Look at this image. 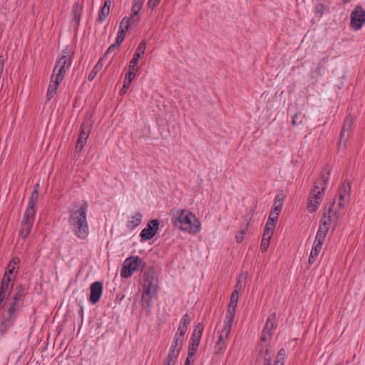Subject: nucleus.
I'll list each match as a JSON object with an SVG mask.
<instances>
[{
  "mask_svg": "<svg viewBox=\"0 0 365 365\" xmlns=\"http://www.w3.org/2000/svg\"><path fill=\"white\" fill-rule=\"evenodd\" d=\"M36 215L35 209L27 207L23 217L22 222L33 224Z\"/></svg>",
  "mask_w": 365,
  "mask_h": 365,
  "instance_id": "2f4dec72",
  "label": "nucleus"
},
{
  "mask_svg": "<svg viewBox=\"0 0 365 365\" xmlns=\"http://www.w3.org/2000/svg\"><path fill=\"white\" fill-rule=\"evenodd\" d=\"M302 115V113L301 111H298L297 112L292 118V121H291V124L293 125V126H296L299 124H302V118H301V120L299 121H298V118L300 117Z\"/></svg>",
  "mask_w": 365,
  "mask_h": 365,
  "instance_id": "de8ad7c7",
  "label": "nucleus"
},
{
  "mask_svg": "<svg viewBox=\"0 0 365 365\" xmlns=\"http://www.w3.org/2000/svg\"><path fill=\"white\" fill-rule=\"evenodd\" d=\"M1 317L2 320L0 323V334L4 336L6 331L14 325L17 316L9 315L6 313L3 314Z\"/></svg>",
  "mask_w": 365,
  "mask_h": 365,
  "instance_id": "ddd939ff",
  "label": "nucleus"
},
{
  "mask_svg": "<svg viewBox=\"0 0 365 365\" xmlns=\"http://www.w3.org/2000/svg\"><path fill=\"white\" fill-rule=\"evenodd\" d=\"M147 268L145 262L139 256L132 255L127 257L124 261L120 269V276L123 278H129L138 269H140L142 273H143Z\"/></svg>",
  "mask_w": 365,
  "mask_h": 365,
  "instance_id": "20e7f679",
  "label": "nucleus"
},
{
  "mask_svg": "<svg viewBox=\"0 0 365 365\" xmlns=\"http://www.w3.org/2000/svg\"><path fill=\"white\" fill-rule=\"evenodd\" d=\"M190 317L187 313H186L182 317L177 333L180 334V335L182 334L185 336L187 330V326L190 324Z\"/></svg>",
  "mask_w": 365,
  "mask_h": 365,
  "instance_id": "4be33fe9",
  "label": "nucleus"
},
{
  "mask_svg": "<svg viewBox=\"0 0 365 365\" xmlns=\"http://www.w3.org/2000/svg\"><path fill=\"white\" fill-rule=\"evenodd\" d=\"M282 207L274 205H273V208L271 210V212H270L269 215L271 216V217H274L275 218V220H278V217L279 215V213L282 211Z\"/></svg>",
  "mask_w": 365,
  "mask_h": 365,
  "instance_id": "c03bdc74",
  "label": "nucleus"
},
{
  "mask_svg": "<svg viewBox=\"0 0 365 365\" xmlns=\"http://www.w3.org/2000/svg\"><path fill=\"white\" fill-rule=\"evenodd\" d=\"M81 10H82V8L78 4L76 3L73 4V6L72 7L71 14L73 16L72 19L75 22V26H78L79 24L80 19H81Z\"/></svg>",
  "mask_w": 365,
  "mask_h": 365,
  "instance_id": "bb28decb",
  "label": "nucleus"
},
{
  "mask_svg": "<svg viewBox=\"0 0 365 365\" xmlns=\"http://www.w3.org/2000/svg\"><path fill=\"white\" fill-rule=\"evenodd\" d=\"M204 330V326L202 323H197L193 330L191 336V344L199 346L202 334Z\"/></svg>",
  "mask_w": 365,
  "mask_h": 365,
  "instance_id": "f3484780",
  "label": "nucleus"
},
{
  "mask_svg": "<svg viewBox=\"0 0 365 365\" xmlns=\"http://www.w3.org/2000/svg\"><path fill=\"white\" fill-rule=\"evenodd\" d=\"M91 132V124L88 122H83L81 124V132L79 135L77 143L76 145V150L80 152L82 150L83 146L86 143L87 139Z\"/></svg>",
  "mask_w": 365,
  "mask_h": 365,
  "instance_id": "9d476101",
  "label": "nucleus"
},
{
  "mask_svg": "<svg viewBox=\"0 0 365 365\" xmlns=\"http://www.w3.org/2000/svg\"><path fill=\"white\" fill-rule=\"evenodd\" d=\"M170 350H173L175 353L176 354H180V351L181 349H180L179 348H178L177 346H174L173 344L171 346V347L170 348Z\"/></svg>",
  "mask_w": 365,
  "mask_h": 365,
  "instance_id": "69168bd1",
  "label": "nucleus"
},
{
  "mask_svg": "<svg viewBox=\"0 0 365 365\" xmlns=\"http://www.w3.org/2000/svg\"><path fill=\"white\" fill-rule=\"evenodd\" d=\"M239 299V292L238 290L235 289L230 297V302L227 306V309H230L232 311L235 310L237 306Z\"/></svg>",
  "mask_w": 365,
  "mask_h": 365,
  "instance_id": "473e14b6",
  "label": "nucleus"
},
{
  "mask_svg": "<svg viewBox=\"0 0 365 365\" xmlns=\"http://www.w3.org/2000/svg\"><path fill=\"white\" fill-rule=\"evenodd\" d=\"M230 333V331L226 329V328H223L221 330L218 341H217L215 347V354H220L224 353V351L227 349V344Z\"/></svg>",
  "mask_w": 365,
  "mask_h": 365,
  "instance_id": "9b49d317",
  "label": "nucleus"
},
{
  "mask_svg": "<svg viewBox=\"0 0 365 365\" xmlns=\"http://www.w3.org/2000/svg\"><path fill=\"white\" fill-rule=\"evenodd\" d=\"M135 77V73L133 72H127L125 76L124 81H123V87L129 88L132 81Z\"/></svg>",
  "mask_w": 365,
  "mask_h": 365,
  "instance_id": "58836bf2",
  "label": "nucleus"
},
{
  "mask_svg": "<svg viewBox=\"0 0 365 365\" xmlns=\"http://www.w3.org/2000/svg\"><path fill=\"white\" fill-rule=\"evenodd\" d=\"M246 233V230H242L240 233L236 235V242L240 243L244 240V235Z\"/></svg>",
  "mask_w": 365,
  "mask_h": 365,
  "instance_id": "6e6d98bb",
  "label": "nucleus"
},
{
  "mask_svg": "<svg viewBox=\"0 0 365 365\" xmlns=\"http://www.w3.org/2000/svg\"><path fill=\"white\" fill-rule=\"evenodd\" d=\"M277 221V220H275V218L274 217H271L269 215L267 221L265 225L264 230V231H266V235L269 234V233L274 234V230L276 227Z\"/></svg>",
  "mask_w": 365,
  "mask_h": 365,
  "instance_id": "72a5a7b5",
  "label": "nucleus"
},
{
  "mask_svg": "<svg viewBox=\"0 0 365 365\" xmlns=\"http://www.w3.org/2000/svg\"><path fill=\"white\" fill-rule=\"evenodd\" d=\"M75 235L81 238L86 239L88 235V225L86 220V210L83 207L77 210L70 211L68 220Z\"/></svg>",
  "mask_w": 365,
  "mask_h": 365,
  "instance_id": "f03ea898",
  "label": "nucleus"
},
{
  "mask_svg": "<svg viewBox=\"0 0 365 365\" xmlns=\"http://www.w3.org/2000/svg\"><path fill=\"white\" fill-rule=\"evenodd\" d=\"M364 23L365 10L361 6H357L351 14V26L359 30Z\"/></svg>",
  "mask_w": 365,
  "mask_h": 365,
  "instance_id": "0eeeda50",
  "label": "nucleus"
},
{
  "mask_svg": "<svg viewBox=\"0 0 365 365\" xmlns=\"http://www.w3.org/2000/svg\"><path fill=\"white\" fill-rule=\"evenodd\" d=\"M142 215L140 212H138L132 217V220L128 221L127 227L130 230H133L140 225Z\"/></svg>",
  "mask_w": 365,
  "mask_h": 365,
  "instance_id": "7c9ffc66",
  "label": "nucleus"
},
{
  "mask_svg": "<svg viewBox=\"0 0 365 365\" xmlns=\"http://www.w3.org/2000/svg\"><path fill=\"white\" fill-rule=\"evenodd\" d=\"M130 19V24H138L140 21V18L139 16H133V14H130V16L128 17Z\"/></svg>",
  "mask_w": 365,
  "mask_h": 365,
  "instance_id": "5fc2aeb1",
  "label": "nucleus"
},
{
  "mask_svg": "<svg viewBox=\"0 0 365 365\" xmlns=\"http://www.w3.org/2000/svg\"><path fill=\"white\" fill-rule=\"evenodd\" d=\"M13 262H14V264H16L14 259L12 261H11L7 266V269H6L4 276L7 275V277H11V275L14 273V271L15 269V267L13 264Z\"/></svg>",
  "mask_w": 365,
  "mask_h": 365,
  "instance_id": "49530a36",
  "label": "nucleus"
},
{
  "mask_svg": "<svg viewBox=\"0 0 365 365\" xmlns=\"http://www.w3.org/2000/svg\"><path fill=\"white\" fill-rule=\"evenodd\" d=\"M235 315V310H231L230 309H227L225 320L224 322L223 328H226V329L231 331L232 322Z\"/></svg>",
  "mask_w": 365,
  "mask_h": 365,
  "instance_id": "a878e982",
  "label": "nucleus"
},
{
  "mask_svg": "<svg viewBox=\"0 0 365 365\" xmlns=\"http://www.w3.org/2000/svg\"><path fill=\"white\" fill-rule=\"evenodd\" d=\"M103 294V282L96 281L93 282V304L98 303Z\"/></svg>",
  "mask_w": 365,
  "mask_h": 365,
  "instance_id": "6ab92c4d",
  "label": "nucleus"
},
{
  "mask_svg": "<svg viewBox=\"0 0 365 365\" xmlns=\"http://www.w3.org/2000/svg\"><path fill=\"white\" fill-rule=\"evenodd\" d=\"M353 124V118L351 115H348L344 118L341 130L339 133V142L341 143L342 140L346 142L350 135V130Z\"/></svg>",
  "mask_w": 365,
  "mask_h": 365,
  "instance_id": "4468645a",
  "label": "nucleus"
},
{
  "mask_svg": "<svg viewBox=\"0 0 365 365\" xmlns=\"http://www.w3.org/2000/svg\"><path fill=\"white\" fill-rule=\"evenodd\" d=\"M141 9L142 8H140V6H135L132 5L131 14H133V16H138V13Z\"/></svg>",
  "mask_w": 365,
  "mask_h": 365,
  "instance_id": "bf43d9fd",
  "label": "nucleus"
},
{
  "mask_svg": "<svg viewBox=\"0 0 365 365\" xmlns=\"http://www.w3.org/2000/svg\"><path fill=\"white\" fill-rule=\"evenodd\" d=\"M11 281L10 277H7V275L3 277L0 285V293L8 295L10 294L11 289L13 287V283L11 284Z\"/></svg>",
  "mask_w": 365,
  "mask_h": 365,
  "instance_id": "412c9836",
  "label": "nucleus"
},
{
  "mask_svg": "<svg viewBox=\"0 0 365 365\" xmlns=\"http://www.w3.org/2000/svg\"><path fill=\"white\" fill-rule=\"evenodd\" d=\"M317 256H315L314 255H312L310 253V255L309 257V263L312 264L315 262L316 258Z\"/></svg>",
  "mask_w": 365,
  "mask_h": 365,
  "instance_id": "e2e57ef3",
  "label": "nucleus"
},
{
  "mask_svg": "<svg viewBox=\"0 0 365 365\" xmlns=\"http://www.w3.org/2000/svg\"><path fill=\"white\" fill-rule=\"evenodd\" d=\"M130 25V19L128 18V16H124L120 23L119 29L128 30Z\"/></svg>",
  "mask_w": 365,
  "mask_h": 365,
  "instance_id": "79ce46f5",
  "label": "nucleus"
},
{
  "mask_svg": "<svg viewBox=\"0 0 365 365\" xmlns=\"http://www.w3.org/2000/svg\"><path fill=\"white\" fill-rule=\"evenodd\" d=\"M183 340L184 335H180V334L176 333L173 339V345L181 349L182 346Z\"/></svg>",
  "mask_w": 365,
  "mask_h": 365,
  "instance_id": "ea45409f",
  "label": "nucleus"
},
{
  "mask_svg": "<svg viewBox=\"0 0 365 365\" xmlns=\"http://www.w3.org/2000/svg\"><path fill=\"white\" fill-rule=\"evenodd\" d=\"M144 282L142 284L143 292L158 293L159 289L158 278L155 275L153 267H148L143 273Z\"/></svg>",
  "mask_w": 365,
  "mask_h": 365,
  "instance_id": "39448f33",
  "label": "nucleus"
},
{
  "mask_svg": "<svg viewBox=\"0 0 365 365\" xmlns=\"http://www.w3.org/2000/svg\"><path fill=\"white\" fill-rule=\"evenodd\" d=\"M138 70V61H136L135 60H132L130 61L129 66H128V72H133L135 73V72Z\"/></svg>",
  "mask_w": 365,
  "mask_h": 365,
  "instance_id": "09e8293b",
  "label": "nucleus"
},
{
  "mask_svg": "<svg viewBox=\"0 0 365 365\" xmlns=\"http://www.w3.org/2000/svg\"><path fill=\"white\" fill-rule=\"evenodd\" d=\"M351 182L348 180H345L341 185L340 188L339 195V204L338 205L341 207H344V205L342 204L341 201L344 200V198L346 195L349 196L351 193Z\"/></svg>",
  "mask_w": 365,
  "mask_h": 365,
  "instance_id": "a211bd4d",
  "label": "nucleus"
},
{
  "mask_svg": "<svg viewBox=\"0 0 365 365\" xmlns=\"http://www.w3.org/2000/svg\"><path fill=\"white\" fill-rule=\"evenodd\" d=\"M26 295L25 289L24 285L20 284L16 287V293L12 297V300L15 302L24 301V296Z\"/></svg>",
  "mask_w": 365,
  "mask_h": 365,
  "instance_id": "cd10ccee",
  "label": "nucleus"
},
{
  "mask_svg": "<svg viewBox=\"0 0 365 365\" xmlns=\"http://www.w3.org/2000/svg\"><path fill=\"white\" fill-rule=\"evenodd\" d=\"M127 31H128V30L120 29H118V35H117L116 40H115V42H117V45H120L121 43L123 41Z\"/></svg>",
  "mask_w": 365,
  "mask_h": 365,
  "instance_id": "a19ab883",
  "label": "nucleus"
},
{
  "mask_svg": "<svg viewBox=\"0 0 365 365\" xmlns=\"http://www.w3.org/2000/svg\"><path fill=\"white\" fill-rule=\"evenodd\" d=\"M198 346H197L195 344H190L189 347H188V354H187V356H189V358H192L195 356V354L197 352Z\"/></svg>",
  "mask_w": 365,
  "mask_h": 365,
  "instance_id": "8fccbe9b",
  "label": "nucleus"
},
{
  "mask_svg": "<svg viewBox=\"0 0 365 365\" xmlns=\"http://www.w3.org/2000/svg\"><path fill=\"white\" fill-rule=\"evenodd\" d=\"M237 289H242V285H241L240 279H237V283L235 284V289L237 290Z\"/></svg>",
  "mask_w": 365,
  "mask_h": 365,
  "instance_id": "774afa93",
  "label": "nucleus"
},
{
  "mask_svg": "<svg viewBox=\"0 0 365 365\" xmlns=\"http://www.w3.org/2000/svg\"><path fill=\"white\" fill-rule=\"evenodd\" d=\"M33 224L26 223L25 222H21V228L19 230V236L22 239H26L29 235L30 234L32 229Z\"/></svg>",
  "mask_w": 365,
  "mask_h": 365,
  "instance_id": "c85d7f7f",
  "label": "nucleus"
},
{
  "mask_svg": "<svg viewBox=\"0 0 365 365\" xmlns=\"http://www.w3.org/2000/svg\"><path fill=\"white\" fill-rule=\"evenodd\" d=\"M8 294L0 293V312L4 308V301L7 298Z\"/></svg>",
  "mask_w": 365,
  "mask_h": 365,
  "instance_id": "13d9d810",
  "label": "nucleus"
},
{
  "mask_svg": "<svg viewBox=\"0 0 365 365\" xmlns=\"http://www.w3.org/2000/svg\"><path fill=\"white\" fill-rule=\"evenodd\" d=\"M329 4H324L322 3H317L314 8V14L317 18H322L324 13H329Z\"/></svg>",
  "mask_w": 365,
  "mask_h": 365,
  "instance_id": "b1692460",
  "label": "nucleus"
},
{
  "mask_svg": "<svg viewBox=\"0 0 365 365\" xmlns=\"http://www.w3.org/2000/svg\"><path fill=\"white\" fill-rule=\"evenodd\" d=\"M324 194L322 191L314 192L311 190L307 200V209L310 213L315 212L320 205Z\"/></svg>",
  "mask_w": 365,
  "mask_h": 365,
  "instance_id": "6e6552de",
  "label": "nucleus"
},
{
  "mask_svg": "<svg viewBox=\"0 0 365 365\" xmlns=\"http://www.w3.org/2000/svg\"><path fill=\"white\" fill-rule=\"evenodd\" d=\"M343 215V213L340 212H338V211H335L334 213H333V215H334V217L336 219V220H339L341 216Z\"/></svg>",
  "mask_w": 365,
  "mask_h": 365,
  "instance_id": "0e129e2a",
  "label": "nucleus"
},
{
  "mask_svg": "<svg viewBox=\"0 0 365 365\" xmlns=\"http://www.w3.org/2000/svg\"><path fill=\"white\" fill-rule=\"evenodd\" d=\"M324 66L322 62H319L317 65V67L316 68L314 72L318 76H322L324 72Z\"/></svg>",
  "mask_w": 365,
  "mask_h": 365,
  "instance_id": "864d4df0",
  "label": "nucleus"
},
{
  "mask_svg": "<svg viewBox=\"0 0 365 365\" xmlns=\"http://www.w3.org/2000/svg\"><path fill=\"white\" fill-rule=\"evenodd\" d=\"M143 1L141 0H133L132 5L135 6H140V8L143 7Z\"/></svg>",
  "mask_w": 365,
  "mask_h": 365,
  "instance_id": "052dcab7",
  "label": "nucleus"
},
{
  "mask_svg": "<svg viewBox=\"0 0 365 365\" xmlns=\"http://www.w3.org/2000/svg\"><path fill=\"white\" fill-rule=\"evenodd\" d=\"M119 46H120V45H117V42H115L114 44H112L108 48V50L106 51V54H108V53H110V52H113V51H115L118 50Z\"/></svg>",
  "mask_w": 365,
  "mask_h": 365,
  "instance_id": "4d7b16f0",
  "label": "nucleus"
},
{
  "mask_svg": "<svg viewBox=\"0 0 365 365\" xmlns=\"http://www.w3.org/2000/svg\"><path fill=\"white\" fill-rule=\"evenodd\" d=\"M287 350L284 348H282L279 350L276 359L274 362V365H280L282 363L284 364V360L287 355Z\"/></svg>",
  "mask_w": 365,
  "mask_h": 365,
  "instance_id": "c9c22d12",
  "label": "nucleus"
},
{
  "mask_svg": "<svg viewBox=\"0 0 365 365\" xmlns=\"http://www.w3.org/2000/svg\"><path fill=\"white\" fill-rule=\"evenodd\" d=\"M323 242L314 240V245L312 249L311 250V254L314 255L315 256H318L323 245Z\"/></svg>",
  "mask_w": 365,
  "mask_h": 365,
  "instance_id": "4c0bfd02",
  "label": "nucleus"
},
{
  "mask_svg": "<svg viewBox=\"0 0 365 365\" xmlns=\"http://www.w3.org/2000/svg\"><path fill=\"white\" fill-rule=\"evenodd\" d=\"M111 1L110 0H104V4L101 7L99 14H98V18L97 19V21L102 23L106 20L107 16H108L110 13V7Z\"/></svg>",
  "mask_w": 365,
  "mask_h": 365,
  "instance_id": "aec40b11",
  "label": "nucleus"
},
{
  "mask_svg": "<svg viewBox=\"0 0 365 365\" xmlns=\"http://www.w3.org/2000/svg\"><path fill=\"white\" fill-rule=\"evenodd\" d=\"M20 309V307L17 302L12 301V302L10 304L9 307L6 312V314L9 315H15L17 316V312Z\"/></svg>",
  "mask_w": 365,
  "mask_h": 365,
  "instance_id": "e433bc0d",
  "label": "nucleus"
},
{
  "mask_svg": "<svg viewBox=\"0 0 365 365\" xmlns=\"http://www.w3.org/2000/svg\"><path fill=\"white\" fill-rule=\"evenodd\" d=\"M178 355V354L175 353L173 350H169L168 354L165 361L175 364Z\"/></svg>",
  "mask_w": 365,
  "mask_h": 365,
  "instance_id": "37998d69",
  "label": "nucleus"
},
{
  "mask_svg": "<svg viewBox=\"0 0 365 365\" xmlns=\"http://www.w3.org/2000/svg\"><path fill=\"white\" fill-rule=\"evenodd\" d=\"M273 233H269L266 235V231L264 230V233L262 238V242L260 245V250L262 252H265L269 248V242Z\"/></svg>",
  "mask_w": 365,
  "mask_h": 365,
  "instance_id": "c756f323",
  "label": "nucleus"
},
{
  "mask_svg": "<svg viewBox=\"0 0 365 365\" xmlns=\"http://www.w3.org/2000/svg\"><path fill=\"white\" fill-rule=\"evenodd\" d=\"M330 173L331 168L329 165H327L321 173L319 178L314 181L313 187L311 190H313L314 192L322 191V193L324 194L327 187V182L329 179Z\"/></svg>",
  "mask_w": 365,
  "mask_h": 365,
  "instance_id": "423d86ee",
  "label": "nucleus"
},
{
  "mask_svg": "<svg viewBox=\"0 0 365 365\" xmlns=\"http://www.w3.org/2000/svg\"><path fill=\"white\" fill-rule=\"evenodd\" d=\"M73 53V49L67 46L63 49L61 58L56 61L53 73H56L59 80L63 79L66 69L71 65Z\"/></svg>",
  "mask_w": 365,
  "mask_h": 365,
  "instance_id": "7ed1b4c3",
  "label": "nucleus"
},
{
  "mask_svg": "<svg viewBox=\"0 0 365 365\" xmlns=\"http://www.w3.org/2000/svg\"><path fill=\"white\" fill-rule=\"evenodd\" d=\"M329 227L323 226L322 225L319 224V229L317 230L315 240H319L324 242L325 237L327 235V232L329 231Z\"/></svg>",
  "mask_w": 365,
  "mask_h": 365,
  "instance_id": "f704fd0d",
  "label": "nucleus"
},
{
  "mask_svg": "<svg viewBox=\"0 0 365 365\" xmlns=\"http://www.w3.org/2000/svg\"><path fill=\"white\" fill-rule=\"evenodd\" d=\"M62 81L63 80H59L56 78V73H53L51 75L50 83L46 94L48 101H50L51 98L54 97L58 88V86Z\"/></svg>",
  "mask_w": 365,
  "mask_h": 365,
  "instance_id": "dca6fc26",
  "label": "nucleus"
},
{
  "mask_svg": "<svg viewBox=\"0 0 365 365\" xmlns=\"http://www.w3.org/2000/svg\"><path fill=\"white\" fill-rule=\"evenodd\" d=\"M142 56L138 54V53H136L135 51V53L133 55V57L132 58V60H135L136 61H138L139 62V58L141 57Z\"/></svg>",
  "mask_w": 365,
  "mask_h": 365,
  "instance_id": "338daca9",
  "label": "nucleus"
},
{
  "mask_svg": "<svg viewBox=\"0 0 365 365\" xmlns=\"http://www.w3.org/2000/svg\"><path fill=\"white\" fill-rule=\"evenodd\" d=\"M284 193L283 191H280L276 196L274 205L282 207V203L284 200Z\"/></svg>",
  "mask_w": 365,
  "mask_h": 365,
  "instance_id": "a18cd8bd",
  "label": "nucleus"
},
{
  "mask_svg": "<svg viewBox=\"0 0 365 365\" xmlns=\"http://www.w3.org/2000/svg\"><path fill=\"white\" fill-rule=\"evenodd\" d=\"M272 361V359L271 356H269L268 357H264L263 365H271Z\"/></svg>",
  "mask_w": 365,
  "mask_h": 365,
  "instance_id": "680f3d73",
  "label": "nucleus"
},
{
  "mask_svg": "<svg viewBox=\"0 0 365 365\" xmlns=\"http://www.w3.org/2000/svg\"><path fill=\"white\" fill-rule=\"evenodd\" d=\"M160 222L157 219L151 220L140 234L141 241L151 240L159 229Z\"/></svg>",
  "mask_w": 365,
  "mask_h": 365,
  "instance_id": "1a4fd4ad",
  "label": "nucleus"
},
{
  "mask_svg": "<svg viewBox=\"0 0 365 365\" xmlns=\"http://www.w3.org/2000/svg\"><path fill=\"white\" fill-rule=\"evenodd\" d=\"M160 1H161V0H148V3H147V6L148 8L153 10L159 5Z\"/></svg>",
  "mask_w": 365,
  "mask_h": 365,
  "instance_id": "603ef678",
  "label": "nucleus"
},
{
  "mask_svg": "<svg viewBox=\"0 0 365 365\" xmlns=\"http://www.w3.org/2000/svg\"><path fill=\"white\" fill-rule=\"evenodd\" d=\"M335 205V200H333L331 201L328 206H325L324 207V212L322 215V217L319 221V224L322 225L323 226H327L329 227V225L332 221V218L331 216V213L333 210V207Z\"/></svg>",
  "mask_w": 365,
  "mask_h": 365,
  "instance_id": "2eb2a0df",
  "label": "nucleus"
},
{
  "mask_svg": "<svg viewBox=\"0 0 365 365\" xmlns=\"http://www.w3.org/2000/svg\"><path fill=\"white\" fill-rule=\"evenodd\" d=\"M158 293H148L143 292L141 302L142 307L145 312V315L150 317L151 315V309L153 307V299L157 298Z\"/></svg>",
  "mask_w": 365,
  "mask_h": 365,
  "instance_id": "f8f14e48",
  "label": "nucleus"
},
{
  "mask_svg": "<svg viewBox=\"0 0 365 365\" xmlns=\"http://www.w3.org/2000/svg\"><path fill=\"white\" fill-rule=\"evenodd\" d=\"M146 48V43L144 41H142L139 45L138 46L135 52L138 54L143 56L145 53Z\"/></svg>",
  "mask_w": 365,
  "mask_h": 365,
  "instance_id": "3c124183",
  "label": "nucleus"
},
{
  "mask_svg": "<svg viewBox=\"0 0 365 365\" xmlns=\"http://www.w3.org/2000/svg\"><path fill=\"white\" fill-rule=\"evenodd\" d=\"M276 320V314L272 313L269 315L265 326L263 329L262 333L266 331L272 336V330L274 328V321Z\"/></svg>",
  "mask_w": 365,
  "mask_h": 365,
  "instance_id": "393cba45",
  "label": "nucleus"
},
{
  "mask_svg": "<svg viewBox=\"0 0 365 365\" xmlns=\"http://www.w3.org/2000/svg\"><path fill=\"white\" fill-rule=\"evenodd\" d=\"M170 215L172 216L173 225L180 230L194 235L200 232V221L190 211L185 209H172Z\"/></svg>",
  "mask_w": 365,
  "mask_h": 365,
  "instance_id": "f257e3e1",
  "label": "nucleus"
},
{
  "mask_svg": "<svg viewBox=\"0 0 365 365\" xmlns=\"http://www.w3.org/2000/svg\"><path fill=\"white\" fill-rule=\"evenodd\" d=\"M39 195V185L36 183L34 186V190L29 197L28 207L29 208L35 209L36 204L38 201Z\"/></svg>",
  "mask_w": 365,
  "mask_h": 365,
  "instance_id": "5701e85b",
  "label": "nucleus"
}]
</instances>
